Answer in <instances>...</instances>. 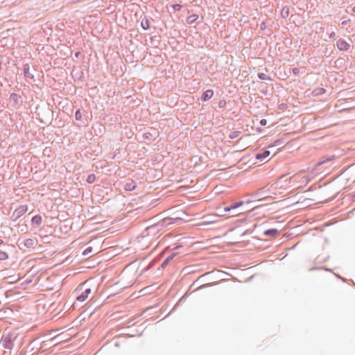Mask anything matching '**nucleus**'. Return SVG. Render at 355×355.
<instances>
[{
    "label": "nucleus",
    "instance_id": "4468645a",
    "mask_svg": "<svg viewBox=\"0 0 355 355\" xmlns=\"http://www.w3.org/2000/svg\"><path fill=\"white\" fill-rule=\"evenodd\" d=\"M75 118L77 121H80L82 119V114L80 110L76 112Z\"/></svg>",
    "mask_w": 355,
    "mask_h": 355
},
{
    "label": "nucleus",
    "instance_id": "ddd939ff",
    "mask_svg": "<svg viewBox=\"0 0 355 355\" xmlns=\"http://www.w3.org/2000/svg\"><path fill=\"white\" fill-rule=\"evenodd\" d=\"M8 258V255L3 251H0V260L3 261Z\"/></svg>",
    "mask_w": 355,
    "mask_h": 355
},
{
    "label": "nucleus",
    "instance_id": "2eb2a0df",
    "mask_svg": "<svg viewBox=\"0 0 355 355\" xmlns=\"http://www.w3.org/2000/svg\"><path fill=\"white\" fill-rule=\"evenodd\" d=\"M136 187V186L135 184H126L125 187V190L127 191H132Z\"/></svg>",
    "mask_w": 355,
    "mask_h": 355
},
{
    "label": "nucleus",
    "instance_id": "f257e3e1",
    "mask_svg": "<svg viewBox=\"0 0 355 355\" xmlns=\"http://www.w3.org/2000/svg\"><path fill=\"white\" fill-rule=\"evenodd\" d=\"M290 181L288 177H282L272 184V187L274 190L287 189L290 187Z\"/></svg>",
    "mask_w": 355,
    "mask_h": 355
},
{
    "label": "nucleus",
    "instance_id": "a878e982",
    "mask_svg": "<svg viewBox=\"0 0 355 355\" xmlns=\"http://www.w3.org/2000/svg\"><path fill=\"white\" fill-rule=\"evenodd\" d=\"M297 69H293V71H294V72H295H295H297Z\"/></svg>",
    "mask_w": 355,
    "mask_h": 355
},
{
    "label": "nucleus",
    "instance_id": "393cba45",
    "mask_svg": "<svg viewBox=\"0 0 355 355\" xmlns=\"http://www.w3.org/2000/svg\"><path fill=\"white\" fill-rule=\"evenodd\" d=\"M353 12H355V6L352 8Z\"/></svg>",
    "mask_w": 355,
    "mask_h": 355
},
{
    "label": "nucleus",
    "instance_id": "9d476101",
    "mask_svg": "<svg viewBox=\"0 0 355 355\" xmlns=\"http://www.w3.org/2000/svg\"><path fill=\"white\" fill-rule=\"evenodd\" d=\"M289 15V8L288 7H284L281 11V15L286 18Z\"/></svg>",
    "mask_w": 355,
    "mask_h": 355
},
{
    "label": "nucleus",
    "instance_id": "6e6552de",
    "mask_svg": "<svg viewBox=\"0 0 355 355\" xmlns=\"http://www.w3.org/2000/svg\"><path fill=\"white\" fill-rule=\"evenodd\" d=\"M277 233V230H276V229H270V230H266L264 232V234L266 236H275Z\"/></svg>",
    "mask_w": 355,
    "mask_h": 355
},
{
    "label": "nucleus",
    "instance_id": "9b49d317",
    "mask_svg": "<svg viewBox=\"0 0 355 355\" xmlns=\"http://www.w3.org/2000/svg\"><path fill=\"white\" fill-rule=\"evenodd\" d=\"M141 26L144 30H148L150 28V23L148 19H144L141 21Z\"/></svg>",
    "mask_w": 355,
    "mask_h": 355
},
{
    "label": "nucleus",
    "instance_id": "f3484780",
    "mask_svg": "<svg viewBox=\"0 0 355 355\" xmlns=\"http://www.w3.org/2000/svg\"><path fill=\"white\" fill-rule=\"evenodd\" d=\"M92 251V248L89 247L83 251V255H88Z\"/></svg>",
    "mask_w": 355,
    "mask_h": 355
},
{
    "label": "nucleus",
    "instance_id": "0eeeda50",
    "mask_svg": "<svg viewBox=\"0 0 355 355\" xmlns=\"http://www.w3.org/2000/svg\"><path fill=\"white\" fill-rule=\"evenodd\" d=\"M198 19V15L196 14H193L187 18V23L189 24H191L193 22H195Z\"/></svg>",
    "mask_w": 355,
    "mask_h": 355
},
{
    "label": "nucleus",
    "instance_id": "7ed1b4c3",
    "mask_svg": "<svg viewBox=\"0 0 355 355\" xmlns=\"http://www.w3.org/2000/svg\"><path fill=\"white\" fill-rule=\"evenodd\" d=\"M336 46L340 51H347L350 48V44L343 39H339L336 42Z\"/></svg>",
    "mask_w": 355,
    "mask_h": 355
},
{
    "label": "nucleus",
    "instance_id": "20e7f679",
    "mask_svg": "<svg viewBox=\"0 0 355 355\" xmlns=\"http://www.w3.org/2000/svg\"><path fill=\"white\" fill-rule=\"evenodd\" d=\"M91 293L90 288H85L80 295H77L76 300L79 302L85 301Z\"/></svg>",
    "mask_w": 355,
    "mask_h": 355
},
{
    "label": "nucleus",
    "instance_id": "dca6fc26",
    "mask_svg": "<svg viewBox=\"0 0 355 355\" xmlns=\"http://www.w3.org/2000/svg\"><path fill=\"white\" fill-rule=\"evenodd\" d=\"M243 204V202H235L234 203L233 205H232V208L234 209H236L240 206H241Z\"/></svg>",
    "mask_w": 355,
    "mask_h": 355
},
{
    "label": "nucleus",
    "instance_id": "5701e85b",
    "mask_svg": "<svg viewBox=\"0 0 355 355\" xmlns=\"http://www.w3.org/2000/svg\"><path fill=\"white\" fill-rule=\"evenodd\" d=\"M232 209H233L232 208V206L227 207H225V208L224 209V210H225V211H230V210H232Z\"/></svg>",
    "mask_w": 355,
    "mask_h": 355
},
{
    "label": "nucleus",
    "instance_id": "a211bd4d",
    "mask_svg": "<svg viewBox=\"0 0 355 355\" xmlns=\"http://www.w3.org/2000/svg\"><path fill=\"white\" fill-rule=\"evenodd\" d=\"M24 243L26 246H31L33 245V241L32 239H27Z\"/></svg>",
    "mask_w": 355,
    "mask_h": 355
},
{
    "label": "nucleus",
    "instance_id": "bb28decb",
    "mask_svg": "<svg viewBox=\"0 0 355 355\" xmlns=\"http://www.w3.org/2000/svg\"><path fill=\"white\" fill-rule=\"evenodd\" d=\"M297 69H293V71H294V72H295H295H297Z\"/></svg>",
    "mask_w": 355,
    "mask_h": 355
},
{
    "label": "nucleus",
    "instance_id": "412c9836",
    "mask_svg": "<svg viewBox=\"0 0 355 355\" xmlns=\"http://www.w3.org/2000/svg\"><path fill=\"white\" fill-rule=\"evenodd\" d=\"M172 258H173L172 257H168V258H167V259H166V260L162 263V266H166V265L168 263V261H169Z\"/></svg>",
    "mask_w": 355,
    "mask_h": 355
},
{
    "label": "nucleus",
    "instance_id": "b1692460",
    "mask_svg": "<svg viewBox=\"0 0 355 355\" xmlns=\"http://www.w3.org/2000/svg\"><path fill=\"white\" fill-rule=\"evenodd\" d=\"M11 97L13 98H16L17 97V95L15 93H13L11 94Z\"/></svg>",
    "mask_w": 355,
    "mask_h": 355
},
{
    "label": "nucleus",
    "instance_id": "cd10ccee",
    "mask_svg": "<svg viewBox=\"0 0 355 355\" xmlns=\"http://www.w3.org/2000/svg\"><path fill=\"white\" fill-rule=\"evenodd\" d=\"M78 54H79V53H76V57H78Z\"/></svg>",
    "mask_w": 355,
    "mask_h": 355
},
{
    "label": "nucleus",
    "instance_id": "423d86ee",
    "mask_svg": "<svg viewBox=\"0 0 355 355\" xmlns=\"http://www.w3.org/2000/svg\"><path fill=\"white\" fill-rule=\"evenodd\" d=\"M270 153L269 150H264L262 153H258L256 155L257 159H263L270 155Z\"/></svg>",
    "mask_w": 355,
    "mask_h": 355
},
{
    "label": "nucleus",
    "instance_id": "aec40b11",
    "mask_svg": "<svg viewBox=\"0 0 355 355\" xmlns=\"http://www.w3.org/2000/svg\"><path fill=\"white\" fill-rule=\"evenodd\" d=\"M258 76H259V78L260 79H262V80H266V79H267V76H266L265 73H259V74L258 75Z\"/></svg>",
    "mask_w": 355,
    "mask_h": 355
},
{
    "label": "nucleus",
    "instance_id": "39448f33",
    "mask_svg": "<svg viewBox=\"0 0 355 355\" xmlns=\"http://www.w3.org/2000/svg\"><path fill=\"white\" fill-rule=\"evenodd\" d=\"M214 95V91L212 89H208L203 93L202 95V100L204 101H207L212 98Z\"/></svg>",
    "mask_w": 355,
    "mask_h": 355
},
{
    "label": "nucleus",
    "instance_id": "c85d7f7f",
    "mask_svg": "<svg viewBox=\"0 0 355 355\" xmlns=\"http://www.w3.org/2000/svg\"><path fill=\"white\" fill-rule=\"evenodd\" d=\"M2 242H3V241H2L1 240H0V244H1V243H2Z\"/></svg>",
    "mask_w": 355,
    "mask_h": 355
},
{
    "label": "nucleus",
    "instance_id": "6ab92c4d",
    "mask_svg": "<svg viewBox=\"0 0 355 355\" xmlns=\"http://www.w3.org/2000/svg\"><path fill=\"white\" fill-rule=\"evenodd\" d=\"M173 8L177 10H180L182 8V6L180 4L176 3L172 6Z\"/></svg>",
    "mask_w": 355,
    "mask_h": 355
},
{
    "label": "nucleus",
    "instance_id": "4be33fe9",
    "mask_svg": "<svg viewBox=\"0 0 355 355\" xmlns=\"http://www.w3.org/2000/svg\"><path fill=\"white\" fill-rule=\"evenodd\" d=\"M260 124L261 125H266L267 124V120L265 119H261L260 121Z\"/></svg>",
    "mask_w": 355,
    "mask_h": 355
},
{
    "label": "nucleus",
    "instance_id": "f8f14e48",
    "mask_svg": "<svg viewBox=\"0 0 355 355\" xmlns=\"http://www.w3.org/2000/svg\"><path fill=\"white\" fill-rule=\"evenodd\" d=\"M96 180V175L94 174L89 175L87 178V182L89 184L94 182Z\"/></svg>",
    "mask_w": 355,
    "mask_h": 355
},
{
    "label": "nucleus",
    "instance_id": "f03ea898",
    "mask_svg": "<svg viewBox=\"0 0 355 355\" xmlns=\"http://www.w3.org/2000/svg\"><path fill=\"white\" fill-rule=\"evenodd\" d=\"M28 211L27 205H19L16 208L11 215V219L16 221Z\"/></svg>",
    "mask_w": 355,
    "mask_h": 355
},
{
    "label": "nucleus",
    "instance_id": "1a4fd4ad",
    "mask_svg": "<svg viewBox=\"0 0 355 355\" xmlns=\"http://www.w3.org/2000/svg\"><path fill=\"white\" fill-rule=\"evenodd\" d=\"M42 216L40 215H36L32 218L33 223H35L36 225H40L42 223Z\"/></svg>",
    "mask_w": 355,
    "mask_h": 355
}]
</instances>
